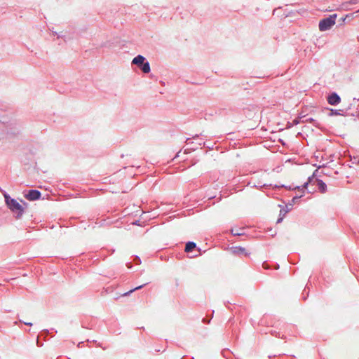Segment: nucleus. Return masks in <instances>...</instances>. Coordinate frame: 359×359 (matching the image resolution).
I'll return each mask as SVG.
<instances>
[{"label":"nucleus","instance_id":"f03ea898","mask_svg":"<svg viewBox=\"0 0 359 359\" xmlns=\"http://www.w3.org/2000/svg\"><path fill=\"white\" fill-rule=\"evenodd\" d=\"M336 18L337 15L334 14L321 20L319 22V29L322 32L330 29L335 24Z\"/></svg>","mask_w":359,"mask_h":359},{"label":"nucleus","instance_id":"6e6552de","mask_svg":"<svg viewBox=\"0 0 359 359\" xmlns=\"http://www.w3.org/2000/svg\"><path fill=\"white\" fill-rule=\"evenodd\" d=\"M141 69L142 70V72L144 73H149L150 72V66H149V62H144L141 67H140Z\"/></svg>","mask_w":359,"mask_h":359},{"label":"nucleus","instance_id":"2eb2a0df","mask_svg":"<svg viewBox=\"0 0 359 359\" xmlns=\"http://www.w3.org/2000/svg\"><path fill=\"white\" fill-rule=\"evenodd\" d=\"M307 185H308V182L305 184L304 187H306Z\"/></svg>","mask_w":359,"mask_h":359},{"label":"nucleus","instance_id":"4468645a","mask_svg":"<svg viewBox=\"0 0 359 359\" xmlns=\"http://www.w3.org/2000/svg\"><path fill=\"white\" fill-rule=\"evenodd\" d=\"M356 3V0H353V1H351V4H355Z\"/></svg>","mask_w":359,"mask_h":359},{"label":"nucleus","instance_id":"f8f14e48","mask_svg":"<svg viewBox=\"0 0 359 359\" xmlns=\"http://www.w3.org/2000/svg\"><path fill=\"white\" fill-rule=\"evenodd\" d=\"M24 323L27 325H32V323H29V321H27V322H24Z\"/></svg>","mask_w":359,"mask_h":359},{"label":"nucleus","instance_id":"1a4fd4ad","mask_svg":"<svg viewBox=\"0 0 359 359\" xmlns=\"http://www.w3.org/2000/svg\"><path fill=\"white\" fill-rule=\"evenodd\" d=\"M231 233L234 236H241V235L244 234L242 229H232Z\"/></svg>","mask_w":359,"mask_h":359},{"label":"nucleus","instance_id":"7ed1b4c3","mask_svg":"<svg viewBox=\"0 0 359 359\" xmlns=\"http://www.w3.org/2000/svg\"><path fill=\"white\" fill-rule=\"evenodd\" d=\"M40 191L37 190H30L27 194L25 195V198L29 201L37 200L41 197Z\"/></svg>","mask_w":359,"mask_h":359},{"label":"nucleus","instance_id":"9b49d317","mask_svg":"<svg viewBox=\"0 0 359 359\" xmlns=\"http://www.w3.org/2000/svg\"><path fill=\"white\" fill-rule=\"evenodd\" d=\"M142 287H143V285L137 286V287H135V288H133V289L130 290L129 292L124 293V294H123V295H127V294H130V293H131V292H134V291H135V290H140V289H141Z\"/></svg>","mask_w":359,"mask_h":359},{"label":"nucleus","instance_id":"ddd939ff","mask_svg":"<svg viewBox=\"0 0 359 359\" xmlns=\"http://www.w3.org/2000/svg\"><path fill=\"white\" fill-rule=\"evenodd\" d=\"M282 219H283L282 218L278 219V221H277V222H278V223L282 221Z\"/></svg>","mask_w":359,"mask_h":359},{"label":"nucleus","instance_id":"0eeeda50","mask_svg":"<svg viewBox=\"0 0 359 359\" xmlns=\"http://www.w3.org/2000/svg\"><path fill=\"white\" fill-rule=\"evenodd\" d=\"M196 248V243L194 242H188L185 246V252H189Z\"/></svg>","mask_w":359,"mask_h":359},{"label":"nucleus","instance_id":"9d476101","mask_svg":"<svg viewBox=\"0 0 359 359\" xmlns=\"http://www.w3.org/2000/svg\"><path fill=\"white\" fill-rule=\"evenodd\" d=\"M245 248H236L234 252H237V253H238V254H242V255H243V254H245Z\"/></svg>","mask_w":359,"mask_h":359},{"label":"nucleus","instance_id":"20e7f679","mask_svg":"<svg viewBox=\"0 0 359 359\" xmlns=\"http://www.w3.org/2000/svg\"><path fill=\"white\" fill-rule=\"evenodd\" d=\"M327 101L330 104L336 105L341 102V98L337 93H334L328 97Z\"/></svg>","mask_w":359,"mask_h":359},{"label":"nucleus","instance_id":"f257e3e1","mask_svg":"<svg viewBox=\"0 0 359 359\" xmlns=\"http://www.w3.org/2000/svg\"><path fill=\"white\" fill-rule=\"evenodd\" d=\"M4 196L5 198V201L9 209L13 212H16L18 216L22 215L24 208L15 199L11 198L8 194L6 193H4Z\"/></svg>","mask_w":359,"mask_h":359},{"label":"nucleus","instance_id":"423d86ee","mask_svg":"<svg viewBox=\"0 0 359 359\" xmlns=\"http://www.w3.org/2000/svg\"><path fill=\"white\" fill-rule=\"evenodd\" d=\"M144 60L145 58L143 56L139 55L133 60L132 62L133 64L136 65L140 67L141 65L144 62Z\"/></svg>","mask_w":359,"mask_h":359},{"label":"nucleus","instance_id":"39448f33","mask_svg":"<svg viewBox=\"0 0 359 359\" xmlns=\"http://www.w3.org/2000/svg\"><path fill=\"white\" fill-rule=\"evenodd\" d=\"M313 184H316L318 187V189L321 193H325L327 190L326 184L320 180H315L313 181Z\"/></svg>","mask_w":359,"mask_h":359}]
</instances>
